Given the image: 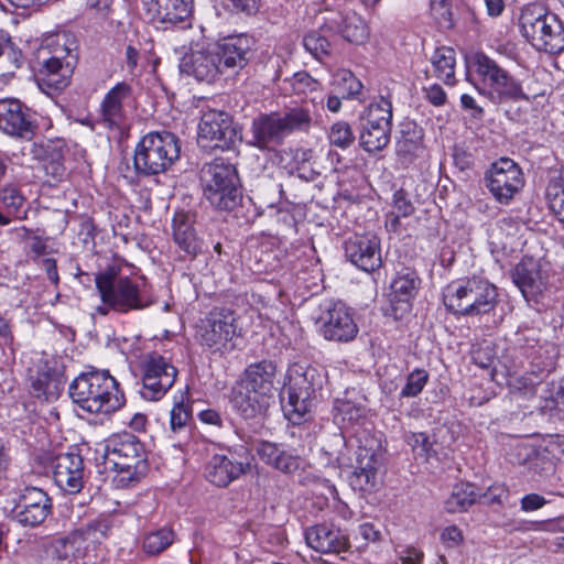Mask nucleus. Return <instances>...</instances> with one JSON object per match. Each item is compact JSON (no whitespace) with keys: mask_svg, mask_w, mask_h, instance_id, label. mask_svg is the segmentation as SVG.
I'll list each match as a JSON object with an SVG mask.
<instances>
[{"mask_svg":"<svg viewBox=\"0 0 564 564\" xmlns=\"http://www.w3.org/2000/svg\"><path fill=\"white\" fill-rule=\"evenodd\" d=\"M278 366L273 360L263 359L250 364L240 380L231 389V403L245 419L263 415L274 402L278 379Z\"/></svg>","mask_w":564,"mask_h":564,"instance_id":"f257e3e1","label":"nucleus"},{"mask_svg":"<svg viewBox=\"0 0 564 564\" xmlns=\"http://www.w3.org/2000/svg\"><path fill=\"white\" fill-rule=\"evenodd\" d=\"M69 395L74 403L89 413H111L124 403L119 383L108 371L80 373L69 384Z\"/></svg>","mask_w":564,"mask_h":564,"instance_id":"f03ea898","label":"nucleus"},{"mask_svg":"<svg viewBox=\"0 0 564 564\" xmlns=\"http://www.w3.org/2000/svg\"><path fill=\"white\" fill-rule=\"evenodd\" d=\"M446 308L464 316L490 313L498 304V293L487 280L471 278L452 282L443 292Z\"/></svg>","mask_w":564,"mask_h":564,"instance_id":"7ed1b4c3","label":"nucleus"},{"mask_svg":"<svg viewBox=\"0 0 564 564\" xmlns=\"http://www.w3.org/2000/svg\"><path fill=\"white\" fill-rule=\"evenodd\" d=\"M522 36L536 50L547 54L564 51V26L556 14L533 3L524 7L519 17Z\"/></svg>","mask_w":564,"mask_h":564,"instance_id":"20e7f679","label":"nucleus"},{"mask_svg":"<svg viewBox=\"0 0 564 564\" xmlns=\"http://www.w3.org/2000/svg\"><path fill=\"white\" fill-rule=\"evenodd\" d=\"M311 126L308 110L293 108L285 112L262 113L251 124L250 144L260 150L280 145L294 131H305Z\"/></svg>","mask_w":564,"mask_h":564,"instance_id":"39448f33","label":"nucleus"},{"mask_svg":"<svg viewBox=\"0 0 564 564\" xmlns=\"http://www.w3.org/2000/svg\"><path fill=\"white\" fill-rule=\"evenodd\" d=\"M178 138L172 132H150L137 144L133 165L138 175L152 176L165 172L180 158Z\"/></svg>","mask_w":564,"mask_h":564,"instance_id":"423d86ee","label":"nucleus"},{"mask_svg":"<svg viewBox=\"0 0 564 564\" xmlns=\"http://www.w3.org/2000/svg\"><path fill=\"white\" fill-rule=\"evenodd\" d=\"M105 459L118 471V481L122 485L139 481L147 471L144 445L131 433L110 436L105 445Z\"/></svg>","mask_w":564,"mask_h":564,"instance_id":"0eeeda50","label":"nucleus"},{"mask_svg":"<svg viewBox=\"0 0 564 564\" xmlns=\"http://www.w3.org/2000/svg\"><path fill=\"white\" fill-rule=\"evenodd\" d=\"M95 283L101 302L109 304L115 312L126 314L151 305L139 285L129 276L120 275L116 267H108L96 274Z\"/></svg>","mask_w":564,"mask_h":564,"instance_id":"6e6552de","label":"nucleus"},{"mask_svg":"<svg viewBox=\"0 0 564 564\" xmlns=\"http://www.w3.org/2000/svg\"><path fill=\"white\" fill-rule=\"evenodd\" d=\"M324 381L325 375L319 369L312 366H295L290 375L288 402L283 404L290 421L299 424L313 410Z\"/></svg>","mask_w":564,"mask_h":564,"instance_id":"1a4fd4ad","label":"nucleus"},{"mask_svg":"<svg viewBox=\"0 0 564 564\" xmlns=\"http://www.w3.org/2000/svg\"><path fill=\"white\" fill-rule=\"evenodd\" d=\"M200 181L206 199L217 209L231 210L240 202V191L237 186L238 174L235 165L215 159L200 171Z\"/></svg>","mask_w":564,"mask_h":564,"instance_id":"9d476101","label":"nucleus"},{"mask_svg":"<svg viewBox=\"0 0 564 564\" xmlns=\"http://www.w3.org/2000/svg\"><path fill=\"white\" fill-rule=\"evenodd\" d=\"M110 530L107 519H96L51 541L47 553L55 564H82L88 543H100Z\"/></svg>","mask_w":564,"mask_h":564,"instance_id":"9b49d317","label":"nucleus"},{"mask_svg":"<svg viewBox=\"0 0 564 564\" xmlns=\"http://www.w3.org/2000/svg\"><path fill=\"white\" fill-rule=\"evenodd\" d=\"M238 336L235 313L228 308H214L199 321L196 338L212 354L225 355L236 348Z\"/></svg>","mask_w":564,"mask_h":564,"instance_id":"f8f14e48","label":"nucleus"},{"mask_svg":"<svg viewBox=\"0 0 564 564\" xmlns=\"http://www.w3.org/2000/svg\"><path fill=\"white\" fill-rule=\"evenodd\" d=\"M318 310L315 325L324 339L346 344L357 337L359 328L354 314L343 302L327 300L319 304Z\"/></svg>","mask_w":564,"mask_h":564,"instance_id":"ddd939ff","label":"nucleus"},{"mask_svg":"<svg viewBox=\"0 0 564 564\" xmlns=\"http://www.w3.org/2000/svg\"><path fill=\"white\" fill-rule=\"evenodd\" d=\"M241 138V129L228 112L215 109L203 112L197 138L202 148L231 150Z\"/></svg>","mask_w":564,"mask_h":564,"instance_id":"4468645a","label":"nucleus"},{"mask_svg":"<svg viewBox=\"0 0 564 564\" xmlns=\"http://www.w3.org/2000/svg\"><path fill=\"white\" fill-rule=\"evenodd\" d=\"M485 184L498 203L508 205L524 186L523 172L513 160L500 158L486 172Z\"/></svg>","mask_w":564,"mask_h":564,"instance_id":"2eb2a0df","label":"nucleus"},{"mask_svg":"<svg viewBox=\"0 0 564 564\" xmlns=\"http://www.w3.org/2000/svg\"><path fill=\"white\" fill-rule=\"evenodd\" d=\"M140 395L147 401H158L173 387L177 369L163 356L153 354L143 362Z\"/></svg>","mask_w":564,"mask_h":564,"instance_id":"dca6fc26","label":"nucleus"},{"mask_svg":"<svg viewBox=\"0 0 564 564\" xmlns=\"http://www.w3.org/2000/svg\"><path fill=\"white\" fill-rule=\"evenodd\" d=\"M250 468V454L245 446L214 455L206 465L205 477L213 485L224 488Z\"/></svg>","mask_w":564,"mask_h":564,"instance_id":"f3484780","label":"nucleus"},{"mask_svg":"<svg viewBox=\"0 0 564 564\" xmlns=\"http://www.w3.org/2000/svg\"><path fill=\"white\" fill-rule=\"evenodd\" d=\"M13 519L23 527L42 524L52 512V500L39 487L26 486L15 492Z\"/></svg>","mask_w":564,"mask_h":564,"instance_id":"a211bd4d","label":"nucleus"},{"mask_svg":"<svg viewBox=\"0 0 564 564\" xmlns=\"http://www.w3.org/2000/svg\"><path fill=\"white\" fill-rule=\"evenodd\" d=\"M383 453L378 441L367 438L365 445L358 446L356 464L349 477L354 490L371 492L378 485V469L382 464Z\"/></svg>","mask_w":564,"mask_h":564,"instance_id":"6ab92c4d","label":"nucleus"},{"mask_svg":"<svg viewBox=\"0 0 564 564\" xmlns=\"http://www.w3.org/2000/svg\"><path fill=\"white\" fill-rule=\"evenodd\" d=\"M37 129L34 112L14 98L0 99V130L17 139L31 140Z\"/></svg>","mask_w":564,"mask_h":564,"instance_id":"aec40b11","label":"nucleus"},{"mask_svg":"<svg viewBox=\"0 0 564 564\" xmlns=\"http://www.w3.org/2000/svg\"><path fill=\"white\" fill-rule=\"evenodd\" d=\"M142 6L152 23L170 29L191 18L194 0H142Z\"/></svg>","mask_w":564,"mask_h":564,"instance_id":"412c9836","label":"nucleus"},{"mask_svg":"<svg viewBox=\"0 0 564 564\" xmlns=\"http://www.w3.org/2000/svg\"><path fill=\"white\" fill-rule=\"evenodd\" d=\"M347 259L360 270L372 272L380 268V240L376 235H355L345 242Z\"/></svg>","mask_w":564,"mask_h":564,"instance_id":"4be33fe9","label":"nucleus"},{"mask_svg":"<svg viewBox=\"0 0 564 564\" xmlns=\"http://www.w3.org/2000/svg\"><path fill=\"white\" fill-rule=\"evenodd\" d=\"M226 76L235 75L245 68L251 52V39L240 34L228 36L213 46Z\"/></svg>","mask_w":564,"mask_h":564,"instance_id":"5701e85b","label":"nucleus"},{"mask_svg":"<svg viewBox=\"0 0 564 564\" xmlns=\"http://www.w3.org/2000/svg\"><path fill=\"white\" fill-rule=\"evenodd\" d=\"M217 56L213 47L192 51L181 59L180 70L193 76L197 82L215 83L226 75Z\"/></svg>","mask_w":564,"mask_h":564,"instance_id":"b1692460","label":"nucleus"},{"mask_svg":"<svg viewBox=\"0 0 564 564\" xmlns=\"http://www.w3.org/2000/svg\"><path fill=\"white\" fill-rule=\"evenodd\" d=\"M53 478L66 494H78L84 486V459L79 454L65 453L56 456Z\"/></svg>","mask_w":564,"mask_h":564,"instance_id":"393cba45","label":"nucleus"},{"mask_svg":"<svg viewBox=\"0 0 564 564\" xmlns=\"http://www.w3.org/2000/svg\"><path fill=\"white\" fill-rule=\"evenodd\" d=\"M325 28L339 33L346 41L354 44H362L369 36L365 20L351 10L332 14L326 20Z\"/></svg>","mask_w":564,"mask_h":564,"instance_id":"a878e982","label":"nucleus"},{"mask_svg":"<svg viewBox=\"0 0 564 564\" xmlns=\"http://www.w3.org/2000/svg\"><path fill=\"white\" fill-rule=\"evenodd\" d=\"M304 535L307 545L321 553H340L349 547L348 538L325 523L307 528Z\"/></svg>","mask_w":564,"mask_h":564,"instance_id":"bb28decb","label":"nucleus"},{"mask_svg":"<svg viewBox=\"0 0 564 564\" xmlns=\"http://www.w3.org/2000/svg\"><path fill=\"white\" fill-rule=\"evenodd\" d=\"M172 236L175 245L186 257L194 259L202 252L203 241L197 237L192 217L177 212L172 219Z\"/></svg>","mask_w":564,"mask_h":564,"instance_id":"cd10ccee","label":"nucleus"},{"mask_svg":"<svg viewBox=\"0 0 564 564\" xmlns=\"http://www.w3.org/2000/svg\"><path fill=\"white\" fill-rule=\"evenodd\" d=\"M420 282L415 271L404 269L398 272L390 285V302L394 312H406L411 308V300L415 296Z\"/></svg>","mask_w":564,"mask_h":564,"instance_id":"c85d7f7f","label":"nucleus"},{"mask_svg":"<svg viewBox=\"0 0 564 564\" xmlns=\"http://www.w3.org/2000/svg\"><path fill=\"white\" fill-rule=\"evenodd\" d=\"M131 94V87L119 83L112 87L101 102V122L109 129L120 128L124 120L122 101Z\"/></svg>","mask_w":564,"mask_h":564,"instance_id":"c756f323","label":"nucleus"},{"mask_svg":"<svg viewBox=\"0 0 564 564\" xmlns=\"http://www.w3.org/2000/svg\"><path fill=\"white\" fill-rule=\"evenodd\" d=\"M257 453L265 464L282 473H294L301 466L299 455L271 442H261L257 447Z\"/></svg>","mask_w":564,"mask_h":564,"instance_id":"7c9ffc66","label":"nucleus"},{"mask_svg":"<svg viewBox=\"0 0 564 564\" xmlns=\"http://www.w3.org/2000/svg\"><path fill=\"white\" fill-rule=\"evenodd\" d=\"M511 275L524 297L534 296L542 291L540 268L534 259H522L514 267Z\"/></svg>","mask_w":564,"mask_h":564,"instance_id":"2f4dec72","label":"nucleus"},{"mask_svg":"<svg viewBox=\"0 0 564 564\" xmlns=\"http://www.w3.org/2000/svg\"><path fill=\"white\" fill-rule=\"evenodd\" d=\"M471 65L478 80L476 88L480 95L486 97V90L494 88L506 70L484 53H476L471 57Z\"/></svg>","mask_w":564,"mask_h":564,"instance_id":"473e14b6","label":"nucleus"},{"mask_svg":"<svg viewBox=\"0 0 564 564\" xmlns=\"http://www.w3.org/2000/svg\"><path fill=\"white\" fill-rule=\"evenodd\" d=\"M486 97L494 104H502L511 100L517 101L520 99L529 100L520 83L509 75L508 72L503 74L494 88L486 90Z\"/></svg>","mask_w":564,"mask_h":564,"instance_id":"72a5a7b5","label":"nucleus"},{"mask_svg":"<svg viewBox=\"0 0 564 564\" xmlns=\"http://www.w3.org/2000/svg\"><path fill=\"white\" fill-rule=\"evenodd\" d=\"M397 151L408 161L419 156L424 151L422 128L415 123L405 124L398 141Z\"/></svg>","mask_w":564,"mask_h":564,"instance_id":"f704fd0d","label":"nucleus"},{"mask_svg":"<svg viewBox=\"0 0 564 564\" xmlns=\"http://www.w3.org/2000/svg\"><path fill=\"white\" fill-rule=\"evenodd\" d=\"M391 127L361 121L360 145L367 152L380 151L390 141Z\"/></svg>","mask_w":564,"mask_h":564,"instance_id":"c9c22d12","label":"nucleus"},{"mask_svg":"<svg viewBox=\"0 0 564 564\" xmlns=\"http://www.w3.org/2000/svg\"><path fill=\"white\" fill-rule=\"evenodd\" d=\"M73 72L74 59L70 58L64 67L59 66V72L56 74L39 73L36 75L37 86L44 94L54 96L68 86Z\"/></svg>","mask_w":564,"mask_h":564,"instance_id":"e433bc0d","label":"nucleus"},{"mask_svg":"<svg viewBox=\"0 0 564 564\" xmlns=\"http://www.w3.org/2000/svg\"><path fill=\"white\" fill-rule=\"evenodd\" d=\"M434 73L446 85L455 84L456 54L452 47L442 46L435 50L431 57Z\"/></svg>","mask_w":564,"mask_h":564,"instance_id":"4c0bfd02","label":"nucleus"},{"mask_svg":"<svg viewBox=\"0 0 564 564\" xmlns=\"http://www.w3.org/2000/svg\"><path fill=\"white\" fill-rule=\"evenodd\" d=\"M478 499L476 486L470 482H459L453 487L451 496L445 501V508L449 513L466 511Z\"/></svg>","mask_w":564,"mask_h":564,"instance_id":"58836bf2","label":"nucleus"},{"mask_svg":"<svg viewBox=\"0 0 564 564\" xmlns=\"http://www.w3.org/2000/svg\"><path fill=\"white\" fill-rule=\"evenodd\" d=\"M0 203L4 208V215L10 216V223L12 219L23 220L28 218V212L21 210L25 204V197L18 186L13 184L3 186L0 189Z\"/></svg>","mask_w":564,"mask_h":564,"instance_id":"ea45409f","label":"nucleus"},{"mask_svg":"<svg viewBox=\"0 0 564 564\" xmlns=\"http://www.w3.org/2000/svg\"><path fill=\"white\" fill-rule=\"evenodd\" d=\"M47 46L50 48L51 57L57 58L58 62H67L74 59V67L77 63V41L69 32L57 33L48 39Z\"/></svg>","mask_w":564,"mask_h":564,"instance_id":"a19ab883","label":"nucleus"},{"mask_svg":"<svg viewBox=\"0 0 564 564\" xmlns=\"http://www.w3.org/2000/svg\"><path fill=\"white\" fill-rule=\"evenodd\" d=\"M174 531L167 527L151 531L143 538V551L149 555H158L174 542Z\"/></svg>","mask_w":564,"mask_h":564,"instance_id":"79ce46f5","label":"nucleus"},{"mask_svg":"<svg viewBox=\"0 0 564 564\" xmlns=\"http://www.w3.org/2000/svg\"><path fill=\"white\" fill-rule=\"evenodd\" d=\"M335 419L343 423L357 424L365 416V408L347 397L334 401Z\"/></svg>","mask_w":564,"mask_h":564,"instance_id":"37998d69","label":"nucleus"},{"mask_svg":"<svg viewBox=\"0 0 564 564\" xmlns=\"http://www.w3.org/2000/svg\"><path fill=\"white\" fill-rule=\"evenodd\" d=\"M361 121L383 124L391 127L392 126V102L386 98L380 97L379 100L371 102L364 116L361 117Z\"/></svg>","mask_w":564,"mask_h":564,"instance_id":"c03bdc74","label":"nucleus"},{"mask_svg":"<svg viewBox=\"0 0 564 564\" xmlns=\"http://www.w3.org/2000/svg\"><path fill=\"white\" fill-rule=\"evenodd\" d=\"M546 196L552 212L564 221V171L549 183Z\"/></svg>","mask_w":564,"mask_h":564,"instance_id":"a18cd8bd","label":"nucleus"},{"mask_svg":"<svg viewBox=\"0 0 564 564\" xmlns=\"http://www.w3.org/2000/svg\"><path fill=\"white\" fill-rule=\"evenodd\" d=\"M328 140L332 145L347 149L354 143L355 135L351 127L347 122L337 121L329 129Z\"/></svg>","mask_w":564,"mask_h":564,"instance_id":"49530a36","label":"nucleus"},{"mask_svg":"<svg viewBox=\"0 0 564 564\" xmlns=\"http://www.w3.org/2000/svg\"><path fill=\"white\" fill-rule=\"evenodd\" d=\"M303 45L318 61L330 54V43L319 32L313 31L306 34L303 39Z\"/></svg>","mask_w":564,"mask_h":564,"instance_id":"de8ad7c7","label":"nucleus"},{"mask_svg":"<svg viewBox=\"0 0 564 564\" xmlns=\"http://www.w3.org/2000/svg\"><path fill=\"white\" fill-rule=\"evenodd\" d=\"M429 381V373L424 369H414L406 377L405 386L400 392L401 398L417 397L424 389Z\"/></svg>","mask_w":564,"mask_h":564,"instance_id":"09e8293b","label":"nucleus"},{"mask_svg":"<svg viewBox=\"0 0 564 564\" xmlns=\"http://www.w3.org/2000/svg\"><path fill=\"white\" fill-rule=\"evenodd\" d=\"M430 9L440 28L448 30L454 26L451 4L447 0H430Z\"/></svg>","mask_w":564,"mask_h":564,"instance_id":"8fccbe9b","label":"nucleus"},{"mask_svg":"<svg viewBox=\"0 0 564 564\" xmlns=\"http://www.w3.org/2000/svg\"><path fill=\"white\" fill-rule=\"evenodd\" d=\"M408 443L412 446L414 452H416L419 455L425 456L426 459L436 456V451L434 449V442L431 441L430 436L426 433H412L408 437Z\"/></svg>","mask_w":564,"mask_h":564,"instance_id":"3c124183","label":"nucleus"},{"mask_svg":"<svg viewBox=\"0 0 564 564\" xmlns=\"http://www.w3.org/2000/svg\"><path fill=\"white\" fill-rule=\"evenodd\" d=\"M471 359L478 367L489 369L496 361L495 348L490 343L485 341L471 350Z\"/></svg>","mask_w":564,"mask_h":564,"instance_id":"603ef678","label":"nucleus"},{"mask_svg":"<svg viewBox=\"0 0 564 564\" xmlns=\"http://www.w3.org/2000/svg\"><path fill=\"white\" fill-rule=\"evenodd\" d=\"M191 412L184 403H176L171 410L170 426L172 432L181 433L188 430Z\"/></svg>","mask_w":564,"mask_h":564,"instance_id":"864d4df0","label":"nucleus"},{"mask_svg":"<svg viewBox=\"0 0 564 564\" xmlns=\"http://www.w3.org/2000/svg\"><path fill=\"white\" fill-rule=\"evenodd\" d=\"M334 82L337 85H346V95L349 98L358 96L362 88L361 82L350 70L346 69L338 70L334 76Z\"/></svg>","mask_w":564,"mask_h":564,"instance_id":"5fc2aeb1","label":"nucleus"},{"mask_svg":"<svg viewBox=\"0 0 564 564\" xmlns=\"http://www.w3.org/2000/svg\"><path fill=\"white\" fill-rule=\"evenodd\" d=\"M290 84L295 94H306L318 88L319 83L306 72H297L290 78Z\"/></svg>","mask_w":564,"mask_h":564,"instance_id":"6e6d98bb","label":"nucleus"},{"mask_svg":"<svg viewBox=\"0 0 564 564\" xmlns=\"http://www.w3.org/2000/svg\"><path fill=\"white\" fill-rule=\"evenodd\" d=\"M393 206L399 216H410L414 207L403 189L397 191L393 195Z\"/></svg>","mask_w":564,"mask_h":564,"instance_id":"4d7b16f0","label":"nucleus"},{"mask_svg":"<svg viewBox=\"0 0 564 564\" xmlns=\"http://www.w3.org/2000/svg\"><path fill=\"white\" fill-rule=\"evenodd\" d=\"M508 498V492L505 488L491 487L484 495H478V499L484 505H502Z\"/></svg>","mask_w":564,"mask_h":564,"instance_id":"13d9d810","label":"nucleus"},{"mask_svg":"<svg viewBox=\"0 0 564 564\" xmlns=\"http://www.w3.org/2000/svg\"><path fill=\"white\" fill-rule=\"evenodd\" d=\"M547 500L539 494H528L520 500V508L523 512H532L543 508Z\"/></svg>","mask_w":564,"mask_h":564,"instance_id":"bf43d9fd","label":"nucleus"},{"mask_svg":"<svg viewBox=\"0 0 564 564\" xmlns=\"http://www.w3.org/2000/svg\"><path fill=\"white\" fill-rule=\"evenodd\" d=\"M229 6L236 12L253 15L259 11L260 0H228Z\"/></svg>","mask_w":564,"mask_h":564,"instance_id":"052dcab7","label":"nucleus"},{"mask_svg":"<svg viewBox=\"0 0 564 564\" xmlns=\"http://www.w3.org/2000/svg\"><path fill=\"white\" fill-rule=\"evenodd\" d=\"M51 383V378L47 373H39L36 377H31L32 393L36 398L47 395V389Z\"/></svg>","mask_w":564,"mask_h":564,"instance_id":"680f3d73","label":"nucleus"},{"mask_svg":"<svg viewBox=\"0 0 564 564\" xmlns=\"http://www.w3.org/2000/svg\"><path fill=\"white\" fill-rule=\"evenodd\" d=\"M441 539L447 546L454 547L463 542V533L456 525H451L442 531Z\"/></svg>","mask_w":564,"mask_h":564,"instance_id":"e2e57ef3","label":"nucleus"},{"mask_svg":"<svg viewBox=\"0 0 564 564\" xmlns=\"http://www.w3.org/2000/svg\"><path fill=\"white\" fill-rule=\"evenodd\" d=\"M425 97L434 106H442L446 101V93L436 84L425 89Z\"/></svg>","mask_w":564,"mask_h":564,"instance_id":"0e129e2a","label":"nucleus"},{"mask_svg":"<svg viewBox=\"0 0 564 564\" xmlns=\"http://www.w3.org/2000/svg\"><path fill=\"white\" fill-rule=\"evenodd\" d=\"M358 533L365 543L377 542L381 538V532L375 528L371 523H362L358 527Z\"/></svg>","mask_w":564,"mask_h":564,"instance_id":"69168bd1","label":"nucleus"},{"mask_svg":"<svg viewBox=\"0 0 564 564\" xmlns=\"http://www.w3.org/2000/svg\"><path fill=\"white\" fill-rule=\"evenodd\" d=\"M560 523V517L544 521H535L532 522V529L543 532H562Z\"/></svg>","mask_w":564,"mask_h":564,"instance_id":"338daca9","label":"nucleus"},{"mask_svg":"<svg viewBox=\"0 0 564 564\" xmlns=\"http://www.w3.org/2000/svg\"><path fill=\"white\" fill-rule=\"evenodd\" d=\"M423 557V553L414 547H406L400 555L402 564H419Z\"/></svg>","mask_w":564,"mask_h":564,"instance_id":"774afa93","label":"nucleus"}]
</instances>
